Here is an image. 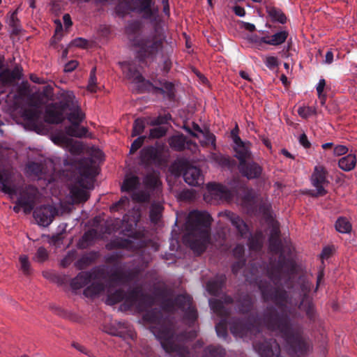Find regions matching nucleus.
<instances>
[{
    "mask_svg": "<svg viewBox=\"0 0 357 357\" xmlns=\"http://www.w3.org/2000/svg\"><path fill=\"white\" fill-rule=\"evenodd\" d=\"M356 164V158L354 154H349L340 158L338 161V166L345 172L352 170Z\"/></svg>",
    "mask_w": 357,
    "mask_h": 357,
    "instance_id": "nucleus-28",
    "label": "nucleus"
},
{
    "mask_svg": "<svg viewBox=\"0 0 357 357\" xmlns=\"http://www.w3.org/2000/svg\"><path fill=\"white\" fill-rule=\"evenodd\" d=\"M67 119L71 123L80 124L85 119V114L81 110L80 107L77 105L70 110Z\"/></svg>",
    "mask_w": 357,
    "mask_h": 357,
    "instance_id": "nucleus-29",
    "label": "nucleus"
},
{
    "mask_svg": "<svg viewBox=\"0 0 357 357\" xmlns=\"http://www.w3.org/2000/svg\"><path fill=\"white\" fill-rule=\"evenodd\" d=\"M67 135L81 138L86 135L88 129L86 127H80L79 124L71 123L65 128Z\"/></svg>",
    "mask_w": 357,
    "mask_h": 357,
    "instance_id": "nucleus-27",
    "label": "nucleus"
},
{
    "mask_svg": "<svg viewBox=\"0 0 357 357\" xmlns=\"http://www.w3.org/2000/svg\"><path fill=\"white\" fill-rule=\"evenodd\" d=\"M225 350L220 347L208 346L204 351V357H224Z\"/></svg>",
    "mask_w": 357,
    "mask_h": 357,
    "instance_id": "nucleus-36",
    "label": "nucleus"
},
{
    "mask_svg": "<svg viewBox=\"0 0 357 357\" xmlns=\"http://www.w3.org/2000/svg\"><path fill=\"white\" fill-rule=\"evenodd\" d=\"M9 74V70H3L0 73V83L3 84H8L13 83V80Z\"/></svg>",
    "mask_w": 357,
    "mask_h": 357,
    "instance_id": "nucleus-58",
    "label": "nucleus"
},
{
    "mask_svg": "<svg viewBox=\"0 0 357 357\" xmlns=\"http://www.w3.org/2000/svg\"><path fill=\"white\" fill-rule=\"evenodd\" d=\"M96 68L93 67L90 73V77L89 79V83L87 85L88 91L91 93H95L97 91V86H96Z\"/></svg>",
    "mask_w": 357,
    "mask_h": 357,
    "instance_id": "nucleus-46",
    "label": "nucleus"
},
{
    "mask_svg": "<svg viewBox=\"0 0 357 357\" xmlns=\"http://www.w3.org/2000/svg\"><path fill=\"white\" fill-rule=\"evenodd\" d=\"M38 197V190L37 188L33 185L26 186L20 192L13 211L15 213H19L20 208H22L25 213H30L36 205Z\"/></svg>",
    "mask_w": 357,
    "mask_h": 357,
    "instance_id": "nucleus-7",
    "label": "nucleus"
},
{
    "mask_svg": "<svg viewBox=\"0 0 357 357\" xmlns=\"http://www.w3.org/2000/svg\"><path fill=\"white\" fill-rule=\"evenodd\" d=\"M137 273L133 271H124L120 268L111 270L108 273L109 280L114 284H125L135 279Z\"/></svg>",
    "mask_w": 357,
    "mask_h": 357,
    "instance_id": "nucleus-16",
    "label": "nucleus"
},
{
    "mask_svg": "<svg viewBox=\"0 0 357 357\" xmlns=\"http://www.w3.org/2000/svg\"><path fill=\"white\" fill-rule=\"evenodd\" d=\"M75 257V252L70 251L68 252L67 255L61 260V264L63 267H66L70 265L73 261L74 260Z\"/></svg>",
    "mask_w": 357,
    "mask_h": 357,
    "instance_id": "nucleus-60",
    "label": "nucleus"
},
{
    "mask_svg": "<svg viewBox=\"0 0 357 357\" xmlns=\"http://www.w3.org/2000/svg\"><path fill=\"white\" fill-rule=\"evenodd\" d=\"M97 236V231L95 229H91L84 233L82 236V240L86 242L93 241Z\"/></svg>",
    "mask_w": 357,
    "mask_h": 357,
    "instance_id": "nucleus-64",
    "label": "nucleus"
},
{
    "mask_svg": "<svg viewBox=\"0 0 357 357\" xmlns=\"http://www.w3.org/2000/svg\"><path fill=\"white\" fill-rule=\"evenodd\" d=\"M139 184V179L136 176H131L130 177L126 178L122 185L121 190L130 192L132 190H135L137 188Z\"/></svg>",
    "mask_w": 357,
    "mask_h": 357,
    "instance_id": "nucleus-34",
    "label": "nucleus"
},
{
    "mask_svg": "<svg viewBox=\"0 0 357 357\" xmlns=\"http://www.w3.org/2000/svg\"><path fill=\"white\" fill-rule=\"evenodd\" d=\"M327 175L328 172L324 166H315L311 176L312 184L317 190L315 196H323L327 193L325 190V186L329 183Z\"/></svg>",
    "mask_w": 357,
    "mask_h": 357,
    "instance_id": "nucleus-8",
    "label": "nucleus"
},
{
    "mask_svg": "<svg viewBox=\"0 0 357 357\" xmlns=\"http://www.w3.org/2000/svg\"><path fill=\"white\" fill-rule=\"evenodd\" d=\"M271 208V206L268 203H263L259 206V212L267 221H273Z\"/></svg>",
    "mask_w": 357,
    "mask_h": 357,
    "instance_id": "nucleus-48",
    "label": "nucleus"
},
{
    "mask_svg": "<svg viewBox=\"0 0 357 357\" xmlns=\"http://www.w3.org/2000/svg\"><path fill=\"white\" fill-rule=\"evenodd\" d=\"M123 72L126 77L132 82L139 84L144 82V79L139 72L130 63H123Z\"/></svg>",
    "mask_w": 357,
    "mask_h": 357,
    "instance_id": "nucleus-21",
    "label": "nucleus"
},
{
    "mask_svg": "<svg viewBox=\"0 0 357 357\" xmlns=\"http://www.w3.org/2000/svg\"><path fill=\"white\" fill-rule=\"evenodd\" d=\"M282 243L280 238H269V248L271 251L278 253L280 252Z\"/></svg>",
    "mask_w": 357,
    "mask_h": 357,
    "instance_id": "nucleus-54",
    "label": "nucleus"
},
{
    "mask_svg": "<svg viewBox=\"0 0 357 357\" xmlns=\"http://www.w3.org/2000/svg\"><path fill=\"white\" fill-rule=\"evenodd\" d=\"M70 153L73 155H79L83 151L82 144L70 138L66 148Z\"/></svg>",
    "mask_w": 357,
    "mask_h": 357,
    "instance_id": "nucleus-39",
    "label": "nucleus"
},
{
    "mask_svg": "<svg viewBox=\"0 0 357 357\" xmlns=\"http://www.w3.org/2000/svg\"><path fill=\"white\" fill-rule=\"evenodd\" d=\"M38 96L43 99L45 98L47 100H52L53 98V89L50 86L44 87L43 91Z\"/></svg>",
    "mask_w": 357,
    "mask_h": 357,
    "instance_id": "nucleus-59",
    "label": "nucleus"
},
{
    "mask_svg": "<svg viewBox=\"0 0 357 357\" xmlns=\"http://www.w3.org/2000/svg\"><path fill=\"white\" fill-rule=\"evenodd\" d=\"M336 230L342 234L349 233L351 231V224L345 218H339L335 222Z\"/></svg>",
    "mask_w": 357,
    "mask_h": 357,
    "instance_id": "nucleus-35",
    "label": "nucleus"
},
{
    "mask_svg": "<svg viewBox=\"0 0 357 357\" xmlns=\"http://www.w3.org/2000/svg\"><path fill=\"white\" fill-rule=\"evenodd\" d=\"M234 150V156L238 160V163L251 160L253 158L251 152V143L243 141L239 136L236 137Z\"/></svg>",
    "mask_w": 357,
    "mask_h": 357,
    "instance_id": "nucleus-13",
    "label": "nucleus"
},
{
    "mask_svg": "<svg viewBox=\"0 0 357 357\" xmlns=\"http://www.w3.org/2000/svg\"><path fill=\"white\" fill-rule=\"evenodd\" d=\"M45 102L43 101V99L38 95H33L32 100L30 102V106L35 107L34 109L39 108Z\"/></svg>",
    "mask_w": 357,
    "mask_h": 357,
    "instance_id": "nucleus-63",
    "label": "nucleus"
},
{
    "mask_svg": "<svg viewBox=\"0 0 357 357\" xmlns=\"http://www.w3.org/2000/svg\"><path fill=\"white\" fill-rule=\"evenodd\" d=\"M56 209L50 205H44L37 208L33 212V216L40 225L49 226L56 214Z\"/></svg>",
    "mask_w": 357,
    "mask_h": 357,
    "instance_id": "nucleus-10",
    "label": "nucleus"
},
{
    "mask_svg": "<svg viewBox=\"0 0 357 357\" xmlns=\"http://www.w3.org/2000/svg\"><path fill=\"white\" fill-rule=\"evenodd\" d=\"M88 40L82 38H75L70 43L73 46L81 48H86L88 47Z\"/></svg>",
    "mask_w": 357,
    "mask_h": 357,
    "instance_id": "nucleus-61",
    "label": "nucleus"
},
{
    "mask_svg": "<svg viewBox=\"0 0 357 357\" xmlns=\"http://www.w3.org/2000/svg\"><path fill=\"white\" fill-rule=\"evenodd\" d=\"M177 306L182 310H189L193 317H195V311L192 307V298L188 295H178L174 301H167L163 304V307L167 311H172L174 306Z\"/></svg>",
    "mask_w": 357,
    "mask_h": 357,
    "instance_id": "nucleus-11",
    "label": "nucleus"
},
{
    "mask_svg": "<svg viewBox=\"0 0 357 357\" xmlns=\"http://www.w3.org/2000/svg\"><path fill=\"white\" fill-rule=\"evenodd\" d=\"M162 206L160 204H153L150 211V218L152 222H156L160 218Z\"/></svg>",
    "mask_w": 357,
    "mask_h": 357,
    "instance_id": "nucleus-45",
    "label": "nucleus"
},
{
    "mask_svg": "<svg viewBox=\"0 0 357 357\" xmlns=\"http://www.w3.org/2000/svg\"><path fill=\"white\" fill-rule=\"evenodd\" d=\"M249 246L251 250H259L262 246L261 236L255 235L249 238Z\"/></svg>",
    "mask_w": 357,
    "mask_h": 357,
    "instance_id": "nucleus-53",
    "label": "nucleus"
},
{
    "mask_svg": "<svg viewBox=\"0 0 357 357\" xmlns=\"http://www.w3.org/2000/svg\"><path fill=\"white\" fill-rule=\"evenodd\" d=\"M70 137L63 133H59L52 137V142L63 148H66Z\"/></svg>",
    "mask_w": 357,
    "mask_h": 357,
    "instance_id": "nucleus-44",
    "label": "nucleus"
},
{
    "mask_svg": "<svg viewBox=\"0 0 357 357\" xmlns=\"http://www.w3.org/2000/svg\"><path fill=\"white\" fill-rule=\"evenodd\" d=\"M146 118H137L135 120L132 126V137L139 135L144 132L146 123Z\"/></svg>",
    "mask_w": 357,
    "mask_h": 357,
    "instance_id": "nucleus-37",
    "label": "nucleus"
},
{
    "mask_svg": "<svg viewBox=\"0 0 357 357\" xmlns=\"http://www.w3.org/2000/svg\"><path fill=\"white\" fill-rule=\"evenodd\" d=\"M143 319L152 324L150 326L151 331L160 341L167 353H175L176 357H188V348L179 346L175 342L174 331L171 326L166 324V320L162 318L160 310L154 309L146 312L143 316ZM253 347L261 357H280V348L275 340L271 339L262 343L255 342Z\"/></svg>",
    "mask_w": 357,
    "mask_h": 357,
    "instance_id": "nucleus-2",
    "label": "nucleus"
},
{
    "mask_svg": "<svg viewBox=\"0 0 357 357\" xmlns=\"http://www.w3.org/2000/svg\"><path fill=\"white\" fill-rule=\"evenodd\" d=\"M266 13L271 18L272 21L278 22L281 24H284L287 22V17L283 12L275 7H267Z\"/></svg>",
    "mask_w": 357,
    "mask_h": 357,
    "instance_id": "nucleus-30",
    "label": "nucleus"
},
{
    "mask_svg": "<svg viewBox=\"0 0 357 357\" xmlns=\"http://www.w3.org/2000/svg\"><path fill=\"white\" fill-rule=\"evenodd\" d=\"M298 114L301 117L307 119L312 115L316 114V109L314 107L308 106L300 107L298 109Z\"/></svg>",
    "mask_w": 357,
    "mask_h": 357,
    "instance_id": "nucleus-49",
    "label": "nucleus"
},
{
    "mask_svg": "<svg viewBox=\"0 0 357 357\" xmlns=\"http://www.w3.org/2000/svg\"><path fill=\"white\" fill-rule=\"evenodd\" d=\"M289 36V33L286 31H279L273 35H272L271 37L265 36L261 38V40L264 42V43L273 45V46H278L283 43L285 42L287 37Z\"/></svg>",
    "mask_w": 357,
    "mask_h": 357,
    "instance_id": "nucleus-26",
    "label": "nucleus"
},
{
    "mask_svg": "<svg viewBox=\"0 0 357 357\" xmlns=\"http://www.w3.org/2000/svg\"><path fill=\"white\" fill-rule=\"evenodd\" d=\"M326 86V81L324 79H321L319 81V83L317 86V91L318 93L319 98L321 99V105H324L325 103L326 98L325 96L322 94L324 87Z\"/></svg>",
    "mask_w": 357,
    "mask_h": 357,
    "instance_id": "nucleus-56",
    "label": "nucleus"
},
{
    "mask_svg": "<svg viewBox=\"0 0 357 357\" xmlns=\"http://www.w3.org/2000/svg\"><path fill=\"white\" fill-rule=\"evenodd\" d=\"M160 154L157 148L146 146L140 151V160L142 164L148 166L160 162Z\"/></svg>",
    "mask_w": 357,
    "mask_h": 357,
    "instance_id": "nucleus-18",
    "label": "nucleus"
},
{
    "mask_svg": "<svg viewBox=\"0 0 357 357\" xmlns=\"http://www.w3.org/2000/svg\"><path fill=\"white\" fill-rule=\"evenodd\" d=\"M167 129L164 127L159 126L155 128H152L149 131V137L150 139H158L165 135Z\"/></svg>",
    "mask_w": 357,
    "mask_h": 357,
    "instance_id": "nucleus-50",
    "label": "nucleus"
},
{
    "mask_svg": "<svg viewBox=\"0 0 357 357\" xmlns=\"http://www.w3.org/2000/svg\"><path fill=\"white\" fill-rule=\"evenodd\" d=\"M64 109L58 102L47 105L45 110V121L50 124H59L64 120Z\"/></svg>",
    "mask_w": 357,
    "mask_h": 357,
    "instance_id": "nucleus-14",
    "label": "nucleus"
},
{
    "mask_svg": "<svg viewBox=\"0 0 357 357\" xmlns=\"http://www.w3.org/2000/svg\"><path fill=\"white\" fill-rule=\"evenodd\" d=\"M183 178L190 185L198 186L204 183V177L200 169L194 166H188L183 172Z\"/></svg>",
    "mask_w": 357,
    "mask_h": 357,
    "instance_id": "nucleus-17",
    "label": "nucleus"
},
{
    "mask_svg": "<svg viewBox=\"0 0 357 357\" xmlns=\"http://www.w3.org/2000/svg\"><path fill=\"white\" fill-rule=\"evenodd\" d=\"M19 261L20 264V270L26 275H30L31 273V264L29 257L26 255H22L19 257Z\"/></svg>",
    "mask_w": 357,
    "mask_h": 357,
    "instance_id": "nucleus-41",
    "label": "nucleus"
},
{
    "mask_svg": "<svg viewBox=\"0 0 357 357\" xmlns=\"http://www.w3.org/2000/svg\"><path fill=\"white\" fill-rule=\"evenodd\" d=\"M211 221L207 212L194 211L189 213L183 241L197 255L203 253L210 242Z\"/></svg>",
    "mask_w": 357,
    "mask_h": 357,
    "instance_id": "nucleus-3",
    "label": "nucleus"
},
{
    "mask_svg": "<svg viewBox=\"0 0 357 357\" xmlns=\"http://www.w3.org/2000/svg\"><path fill=\"white\" fill-rule=\"evenodd\" d=\"M145 139L146 136H139L136 139H135L131 144L130 153H134L136 152L142 146Z\"/></svg>",
    "mask_w": 357,
    "mask_h": 357,
    "instance_id": "nucleus-55",
    "label": "nucleus"
},
{
    "mask_svg": "<svg viewBox=\"0 0 357 357\" xmlns=\"http://www.w3.org/2000/svg\"><path fill=\"white\" fill-rule=\"evenodd\" d=\"M296 264L290 259H285L282 255L279 257L277 264H270L268 275L274 286L266 282H260L259 287L262 298L266 301L273 302L280 310V313L273 307H268L261 322L269 330L278 332L289 344L292 351L298 356L304 354L309 346L302 337L301 327L289 318L295 317L294 306L304 312L307 317L313 319L315 317V310L312 298L309 296L310 288L303 290V294L298 304L295 303L280 284L282 280L290 278L296 271Z\"/></svg>",
    "mask_w": 357,
    "mask_h": 357,
    "instance_id": "nucleus-1",
    "label": "nucleus"
},
{
    "mask_svg": "<svg viewBox=\"0 0 357 357\" xmlns=\"http://www.w3.org/2000/svg\"><path fill=\"white\" fill-rule=\"evenodd\" d=\"M48 256L47 250L43 247H40L37 250L33 259L37 262L42 263L48 259Z\"/></svg>",
    "mask_w": 357,
    "mask_h": 357,
    "instance_id": "nucleus-51",
    "label": "nucleus"
},
{
    "mask_svg": "<svg viewBox=\"0 0 357 357\" xmlns=\"http://www.w3.org/2000/svg\"><path fill=\"white\" fill-rule=\"evenodd\" d=\"M144 183L148 188H156L160 183L157 172H153L148 174L144 179Z\"/></svg>",
    "mask_w": 357,
    "mask_h": 357,
    "instance_id": "nucleus-38",
    "label": "nucleus"
},
{
    "mask_svg": "<svg viewBox=\"0 0 357 357\" xmlns=\"http://www.w3.org/2000/svg\"><path fill=\"white\" fill-rule=\"evenodd\" d=\"M125 299L126 303L130 306H136L139 311H144L147 307L153 303V298L144 294L139 288H135L130 291L127 295L121 289L116 290L114 293L108 294L106 303L113 305Z\"/></svg>",
    "mask_w": 357,
    "mask_h": 357,
    "instance_id": "nucleus-6",
    "label": "nucleus"
},
{
    "mask_svg": "<svg viewBox=\"0 0 357 357\" xmlns=\"http://www.w3.org/2000/svg\"><path fill=\"white\" fill-rule=\"evenodd\" d=\"M226 281V276L223 274L217 275L214 280H209L206 287L208 291L213 296L219 294Z\"/></svg>",
    "mask_w": 357,
    "mask_h": 357,
    "instance_id": "nucleus-22",
    "label": "nucleus"
},
{
    "mask_svg": "<svg viewBox=\"0 0 357 357\" xmlns=\"http://www.w3.org/2000/svg\"><path fill=\"white\" fill-rule=\"evenodd\" d=\"M208 188L211 194L222 200L229 201L232 198L231 192L225 185L218 183H208Z\"/></svg>",
    "mask_w": 357,
    "mask_h": 357,
    "instance_id": "nucleus-20",
    "label": "nucleus"
},
{
    "mask_svg": "<svg viewBox=\"0 0 357 357\" xmlns=\"http://www.w3.org/2000/svg\"><path fill=\"white\" fill-rule=\"evenodd\" d=\"M168 142L170 147L176 151L184 150L185 144H193L190 140L187 141L186 137L183 135H174L169 139Z\"/></svg>",
    "mask_w": 357,
    "mask_h": 357,
    "instance_id": "nucleus-25",
    "label": "nucleus"
},
{
    "mask_svg": "<svg viewBox=\"0 0 357 357\" xmlns=\"http://www.w3.org/2000/svg\"><path fill=\"white\" fill-rule=\"evenodd\" d=\"M128 244L129 241L128 240L116 238L107 243L106 245V248L109 250H112L114 249L126 248Z\"/></svg>",
    "mask_w": 357,
    "mask_h": 357,
    "instance_id": "nucleus-40",
    "label": "nucleus"
},
{
    "mask_svg": "<svg viewBox=\"0 0 357 357\" xmlns=\"http://www.w3.org/2000/svg\"><path fill=\"white\" fill-rule=\"evenodd\" d=\"M252 306V298L249 296L243 298L239 306V311L242 313L248 312Z\"/></svg>",
    "mask_w": 357,
    "mask_h": 357,
    "instance_id": "nucleus-52",
    "label": "nucleus"
},
{
    "mask_svg": "<svg viewBox=\"0 0 357 357\" xmlns=\"http://www.w3.org/2000/svg\"><path fill=\"white\" fill-rule=\"evenodd\" d=\"M230 331L235 336L243 337L253 333L256 330L253 325L244 324L242 321H238L233 323Z\"/></svg>",
    "mask_w": 357,
    "mask_h": 357,
    "instance_id": "nucleus-19",
    "label": "nucleus"
},
{
    "mask_svg": "<svg viewBox=\"0 0 357 357\" xmlns=\"http://www.w3.org/2000/svg\"><path fill=\"white\" fill-rule=\"evenodd\" d=\"M214 160L221 166L227 167L229 168L233 167L234 161L231 160L229 157L222 155H215Z\"/></svg>",
    "mask_w": 357,
    "mask_h": 357,
    "instance_id": "nucleus-47",
    "label": "nucleus"
},
{
    "mask_svg": "<svg viewBox=\"0 0 357 357\" xmlns=\"http://www.w3.org/2000/svg\"><path fill=\"white\" fill-rule=\"evenodd\" d=\"M265 63L268 68L273 69L275 67L278 66V61L276 57L273 56H266L265 59Z\"/></svg>",
    "mask_w": 357,
    "mask_h": 357,
    "instance_id": "nucleus-62",
    "label": "nucleus"
},
{
    "mask_svg": "<svg viewBox=\"0 0 357 357\" xmlns=\"http://www.w3.org/2000/svg\"><path fill=\"white\" fill-rule=\"evenodd\" d=\"M42 165L38 162H31L26 165V172L30 175L40 176L42 173Z\"/></svg>",
    "mask_w": 357,
    "mask_h": 357,
    "instance_id": "nucleus-43",
    "label": "nucleus"
},
{
    "mask_svg": "<svg viewBox=\"0 0 357 357\" xmlns=\"http://www.w3.org/2000/svg\"><path fill=\"white\" fill-rule=\"evenodd\" d=\"M59 105L64 109H73L75 107L79 105L75 96L72 91H64L61 94V100L58 102Z\"/></svg>",
    "mask_w": 357,
    "mask_h": 357,
    "instance_id": "nucleus-24",
    "label": "nucleus"
},
{
    "mask_svg": "<svg viewBox=\"0 0 357 357\" xmlns=\"http://www.w3.org/2000/svg\"><path fill=\"white\" fill-rule=\"evenodd\" d=\"M164 40L163 33L158 30L147 36L135 37L132 40V45L137 48V58L142 62L146 59L153 60L158 52L162 49Z\"/></svg>",
    "mask_w": 357,
    "mask_h": 357,
    "instance_id": "nucleus-5",
    "label": "nucleus"
},
{
    "mask_svg": "<svg viewBox=\"0 0 357 357\" xmlns=\"http://www.w3.org/2000/svg\"><path fill=\"white\" fill-rule=\"evenodd\" d=\"M202 135L205 139L204 143L206 144H211L215 149V136L208 130H205Z\"/></svg>",
    "mask_w": 357,
    "mask_h": 357,
    "instance_id": "nucleus-57",
    "label": "nucleus"
},
{
    "mask_svg": "<svg viewBox=\"0 0 357 357\" xmlns=\"http://www.w3.org/2000/svg\"><path fill=\"white\" fill-rule=\"evenodd\" d=\"M93 161L90 158L82 159L77 167L79 176L77 177L79 186L73 185L70 188V194L75 203L86 202L89 198V193L86 189L93 188Z\"/></svg>",
    "mask_w": 357,
    "mask_h": 357,
    "instance_id": "nucleus-4",
    "label": "nucleus"
},
{
    "mask_svg": "<svg viewBox=\"0 0 357 357\" xmlns=\"http://www.w3.org/2000/svg\"><path fill=\"white\" fill-rule=\"evenodd\" d=\"M91 277L89 272H81L71 280L70 287L75 290L79 289L91 282Z\"/></svg>",
    "mask_w": 357,
    "mask_h": 357,
    "instance_id": "nucleus-23",
    "label": "nucleus"
},
{
    "mask_svg": "<svg viewBox=\"0 0 357 357\" xmlns=\"http://www.w3.org/2000/svg\"><path fill=\"white\" fill-rule=\"evenodd\" d=\"M0 191L13 197L17 195V191L14 186L8 185V178L4 176V174L0 172Z\"/></svg>",
    "mask_w": 357,
    "mask_h": 357,
    "instance_id": "nucleus-32",
    "label": "nucleus"
},
{
    "mask_svg": "<svg viewBox=\"0 0 357 357\" xmlns=\"http://www.w3.org/2000/svg\"><path fill=\"white\" fill-rule=\"evenodd\" d=\"M238 168L241 175L249 180L259 178L263 171L262 167L255 162L253 158L238 163Z\"/></svg>",
    "mask_w": 357,
    "mask_h": 357,
    "instance_id": "nucleus-12",
    "label": "nucleus"
},
{
    "mask_svg": "<svg viewBox=\"0 0 357 357\" xmlns=\"http://www.w3.org/2000/svg\"><path fill=\"white\" fill-rule=\"evenodd\" d=\"M218 215L224 217L225 219L231 222V224L236 228L238 233L242 237H246L249 233L248 227L246 223L242 218L236 213L229 211L220 212Z\"/></svg>",
    "mask_w": 357,
    "mask_h": 357,
    "instance_id": "nucleus-15",
    "label": "nucleus"
},
{
    "mask_svg": "<svg viewBox=\"0 0 357 357\" xmlns=\"http://www.w3.org/2000/svg\"><path fill=\"white\" fill-rule=\"evenodd\" d=\"M105 287L102 283L93 282L84 290V294L86 297L93 298L104 291Z\"/></svg>",
    "mask_w": 357,
    "mask_h": 357,
    "instance_id": "nucleus-31",
    "label": "nucleus"
},
{
    "mask_svg": "<svg viewBox=\"0 0 357 357\" xmlns=\"http://www.w3.org/2000/svg\"><path fill=\"white\" fill-rule=\"evenodd\" d=\"M123 2L128 6V8L131 10H138L139 13H143L145 18H151L156 15L158 9L151 8L153 3L152 0H123Z\"/></svg>",
    "mask_w": 357,
    "mask_h": 357,
    "instance_id": "nucleus-9",
    "label": "nucleus"
},
{
    "mask_svg": "<svg viewBox=\"0 0 357 357\" xmlns=\"http://www.w3.org/2000/svg\"><path fill=\"white\" fill-rule=\"evenodd\" d=\"M22 116L24 120L35 123L40 117V112L37 109L28 108L24 109Z\"/></svg>",
    "mask_w": 357,
    "mask_h": 357,
    "instance_id": "nucleus-33",
    "label": "nucleus"
},
{
    "mask_svg": "<svg viewBox=\"0 0 357 357\" xmlns=\"http://www.w3.org/2000/svg\"><path fill=\"white\" fill-rule=\"evenodd\" d=\"M211 308L213 310L220 316H226L228 312H225L224 308L223 301L221 300L215 299L210 301Z\"/></svg>",
    "mask_w": 357,
    "mask_h": 357,
    "instance_id": "nucleus-42",
    "label": "nucleus"
}]
</instances>
